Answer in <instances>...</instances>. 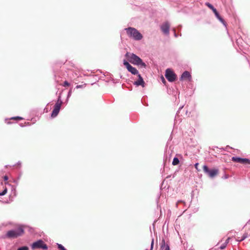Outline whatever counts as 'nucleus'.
Returning a JSON list of instances; mask_svg holds the SVG:
<instances>
[{
	"mask_svg": "<svg viewBox=\"0 0 250 250\" xmlns=\"http://www.w3.org/2000/svg\"><path fill=\"white\" fill-rule=\"evenodd\" d=\"M127 36L135 40L139 41L143 38L142 35L135 28L128 27L125 28Z\"/></svg>",
	"mask_w": 250,
	"mask_h": 250,
	"instance_id": "f257e3e1",
	"label": "nucleus"
},
{
	"mask_svg": "<svg viewBox=\"0 0 250 250\" xmlns=\"http://www.w3.org/2000/svg\"><path fill=\"white\" fill-rule=\"evenodd\" d=\"M24 233V230L21 227H20L15 230L8 231L6 233V237L9 238H15L21 236Z\"/></svg>",
	"mask_w": 250,
	"mask_h": 250,
	"instance_id": "f03ea898",
	"label": "nucleus"
},
{
	"mask_svg": "<svg viewBox=\"0 0 250 250\" xmlns=\"http://www.w3.org/2000/svg\"><path fill=\"white\" fill-rule=\"evenodd\" d=\"M129 61L134 64L140 65L141 66L146 67L145 63L143 62L142 60L134 54H131L129 57Z\"/></svg>",
	"mask_w": 250,
	"mask_h": 250,
	"instance_id": "7ed1b4c3",
	"label": "nucleus"
},
{
	"mask_svg": "<svg viewBox=\"0 0 250 250\" xmlns=\"http://www.w3.org/2000/svg\"><path fill=\"white\" fill-rule=\"evenodd\" d=\"M203 169L204 172L211 178H214L219 173V170L218 169L213 168L209 169L208 167L205 165L203 167Z\"/></svg>",
	"mask_w": 250,
	"mask_h": 250,
	"instance_id": "20e7f679",
	"label": "nucleus"
},
{
	"mask_svg": "<svg viewBox=\"0 0 250 250\" xmlns=\"http://www.w3.org/2000/svg\"><path fill=\"white\" fill-rule=\"evenodd\" d=\"M31 248L33 250L41 248L45 250H47L48 248L47 245L42 240H38L33 243L31 246Z\"/></svg>",
	"mask_w": 250,
	"mask_h": 250,
	"instance_id": "39448f33",
	"label": "nucleus"
},
{
	"mask_svg": "<svg viewBox=\"0 0 250 250\" xmlns=\"http://www.w3.org/2000/svg\"><path fill=\"white\" fill-rule=\"evenodd\" d=\"M62 104V102L59 99L57 100L56 103L54 108L52 111L51 113V117L54 118L56 117L59 113L60 110L61 109V107Z\"/></svg>",
	"mask_w": 250,
	"mask_h": 250,
	"instance_id": "423d86ee",
	"label": "nucleus"
},
{
	"mask_svg": "<svg viewBox=\"0 0 250 250\" xmlns=\"http://www.w3.org/2000/svg\"><path fill=\"white\" fill-rule=\"evenodd\" d=\"M165 77L168 81L171 82H174L176 79V74L170 69L166 70Z\"/></svg>",
	"mask_w": 250,
	"mask_h": 250,
	"instance_id": "0eeeda50",
	"label": "nucleus"
},
{
	"mask_svg": "<svg viewBox=\"0 0 250 250\" xmlns=\"http://www.w3.org/2000/svg\"><path fill=\"white\" fill-rule=\"evenodd\" d=\"M233 162L243 164H250V160L247 158H241L237 157H233L231 159Z\"/></svg>",
	"mask_w": 250,
	"mask_h": 250,
	"instance_id": "6e6552de",
	"label": "nucleus"
},
{
	"mask_svg": "<svg viewBox=\"0 0 250 250\" xmlns=\"http://www.w3.org/2000/svg\"><path fill=\"white\" fill-rule=\"evenodd\" d=\"M124 64L126 66L128 71L132 74L135 75L138 74V70L135 67H132L127 62L124 61Z\"/></svg>",
	"mask_w": 250,
	"mask_h": 250,
	"instance_id": "1a4fd4ad",
	"label": "nucleus"
},
{
	"mask_svg": "<svg viewBox=\"0 0 250 250\" xmlns=\"http://www.w3.org/2000/svg\"><path fill=\"white\" fill-rule=\"evenodd\" d=\"M170 25L168 22H165L161 26L162 32L167 35L169 34Z\"/></svg>",
	"mask_w": 250,
	"mask_h": 250,
	"instance_id": "9d476101",
	"label": "nucleus"
},
{
	"mask_svg": "<svg viewBox=\"0 0 250 250\" xmlns=\"http://www.w3.org/2000/svg\"><path fill=\"white\" fill-rule=\"evenodd\" d=\"M138 80L136 81H135L134 83L135 85H136L137 86L139 85H142L143 87L145 86V82L143 80V78L141 77V76L140 74H138Z\"/></svg>",
	"mask_w": 250,
	"mask_h": 250,
	"instance_id": "9b49d317",
	"label": "nucleus"
},
{
	"mask_svg": "<svg viewBox=\"0 0 250 250\" xmlns=\"http://www.w3.org/2000/svg\"><path fill=\"white\" fill-rule=\"evenodd\" d=\"M160 250H170V248L168 244H166L165 240L163 239L160 244Z\"/></svg>",
	"mask_w": 250,
	"mask_h": 250,
	"instance_id": "f8f14e48",
	"label": "nucleus"
},
{
	"mask_svg": "<svg viewBox=\"0 0 250 250\" xmlns=\"http://www.w3.org/2000/svg\"><path fill=\"white\" fill-rule=\"evenodd\" d=\"M190 77H191L190 73L188 71H186L181 75V80L188 79Z\"/></svg>",
	"mask_w": 250,
	"mask_h": 250,
	"instance_id": "ddd939ff",
	"label": "nucleus"
},
{
	"mask_svg": "<svg viewBox=\"0 0 250 250\" xmlns=\"http://www.w3.org/2000/svg\"><path fill=\"white\" fill-rule=\"evenodd\" d=\"M179 160L178 158H177L176 157L174 158L173 161H172V165L173 166H176V165H177L178 164H179Z\"/></svg>",
	"mask_w": 250,
	"mask_h": 250,
	"instance_id": "4468645a",
	"label": "nucleus"
},
{
	"mask_svg": "<svg viewBox=\"0 0 250 250\" xmlns=\"http://www.w3.org/2000/svg\"><path fill=\"white\" fill-rule=\"evenodd\" d=\"M206 5L209 8L213 10L215 8L209 2H206L205 3Z\"/></svg>",
	"mask_w": 250,
	"mask_h": 250,
	"instance_id": "2eb2a0df",
	"label": "nucleus"
},
{
	"mask_svg": "<svg viewBox=\"0 0 250 250\" xmlns=\"http://www.w3.org/2000/svg\"><path fill=\"white\" fill-rule=\"evenodd\" d=\"M216 17V18L220 21H221L222 22H224V20L223 19L220 17V16L219 15V13H217V14L215 15Z\"/></svg>",
	"mask_w": 250,
	"mask_h": 250,
	"instance_id": "dca6fc26",
	"label": "nucleus"
},
{
	"mask_svg": "<svg viewBox=\"0 0 250 250\" xmlns=\"http://www.w3.org/2000/svg\"><path fill=\"white\" fill-rule=\"evenodd\" d=\"M7 189L6 188H5L4 190L2 192H0V196H2V195H5L7 193Z\"/></svg>",
	"mask_w": 250,
	"mask_h": 250,
	"instance_id": "f3484780",
	"label": "nucleus"
},
{
	"mask_svg": "<svg viewBox=\"0 0 250 250\" xmlns=\"http://www.w3.org/2000/svg\"><path fill=\"white\" fill-rule=\"evenodd\" d=\"M58 247L60 250H66L65 248L63 246H62L61 244H58Z\"/></svg>",
	"mask_w": 250,
	"mask_h": 250,
	"instance_id": "a211bd4d",
	"label": "nucleus"
},
{
	"mask_svg": "<svg viewBox=\"0 0 250 250\" xmlns=\"http://www.w3.org/2000/svg\"><path fill=\"white\" fill-rule=\"evenodd\" d=\"M17 250H29V248L27 246H23L19 248Z\"/></svg>",
	"mask_w": 250,
	"mask_h": 250,
	"instance_id": "6ab92c4d",
	"label": "nucleus"
},
{
	"mask_svg": "<svg viewBox=\"0 0 250 250\" xmlns=\"http://www.w3.org/2000/svg\"><path fill=\"white\" fill-rule=\"evenodd\" d=\"M22 119L23 118L22 117H19V116L13 117L11 118V119L15 120H22Z\"/></svg>",
	"mask_w": 250,
	"mask_h": 250,
	"instance_id": "aec40b11",
	"label": "nucleus"
},
{
	"mask_svg": "<svg viewBox=\"0 0 250 250\" xmlns=\"http://www.w3.org/2000/svg\"><path fill=\"white\" fill-rule=\"evenodd\" d=\"M62 85L63 86H69L70 83L67 81H65Z\"/></svg>",
	"mask_w": 250,
	"mask_h": 250,
	"instance_id": "412c9836",
	"label": "nucleus"
},
{
	"mask_svg": "<svg viewBox=\"0 0 250 250\" xmlns=\"http://www.w3.org/2000/svg\"><path fill=\"white\" fill-rule=\"evenodd\" d=\"M85 85H86L85 83H84L83 85H78L76 86V88L78 89V88H82L83 87V86H85Z\"/></svg>",
	"mask_w": 250,
	"mask_h": 250,
	"instance_id": "4be33fe9",
	"label": "nucleus"
},
{
	"mask_svg": "<svg viewBox=\"0 0 250 250\" xmlns=\"http://www.w3.org/2000/svg\"><path fill=\"white\" fill-rule=\"evenodd\" d=\"M226 244H223L221 247H220V249H225L226 247Z\"/></svg>",
	"mask_w": 250,
	"mask_h": 250,
	"instance_id": "5701e85b",
	"label": "nucleus"
},
{
	"mask_svg": "<svg viewBox=\"0 0 250 250\" xmlns=\"http://www.w3.org/2000/svg\"><path fill=\"white\" fill-rule=\"evenodd\" d=\"M8 179V177L7 176V175H5L4 177H3V180L4 181H7Z\"/></svg>",
	"mask_w": 250,
	"mask_h": 250,
	"instance_id": "b1692460",
	"label": "nucleus"
},
{
	"mask_svg": "<svg viewBox=\"0 0 250 250\" xmlns=\"http://www.w3.org/2000/svg\"><path fill=\"white\" fill-rule=\"evenodd\" d=\"M247 237V236L245 235H244L241 238V239L239 240L240 241H241L243 240H244Z\"/></svg>",
	"mask_w": 250,
	"mask_h": 250,
	"instance_id": "393cba45",
	"label": "nucleus"
},
{
	"mask_svg": "<svg viewBox=\"0 0 250 250\" xmlns=\"http://www.w3.org/2000/svg\"><path fill=\"white\" fill-rule=\"evenodd\" d=\"M247 237V236L245 235H244L241 238V239L239 240L240 241H241L243 240H244Z\"/></svg>",
	"mask_w": 250,
	"mask_h": 250,
	"instance_id": "a878e982",
	"label": "nucleus"
},
{
	"mask_svg": "<svg viewBox=\"0 0 250 250\" xmlns=\"http://www.w3.org/2000/svg\"><path fill=\"white\" fill-rule=\"evenodd\" d=\"M212 11L214 13L215 15L217 14V13H218L215 8L213 9Z\"/></svg>",
	"mask_w": 250,
	"mask_h": 250,
	"instance_id": "bb28decb",
	"label": "nucleus"
},
{
	"mask_svg": "<svg viewBox=\"0 0 250 250\" xmlns=\"http://www.w3.org/2000/svg\"><path fill=\"white\" fill-rule=\"evenodd\" d=\"M229 239H230L229 237L226 240L225 244H226V245H227L229 243Z\"/></svg>",
	"mask_w": 250,
	"mask_h": 250,
	"instance_id": "cd10ccee",
	"label": "nucleus"
},
{
	"mask_svg": "<svg viewBox=\"0 0 250 250\" xmlns=\"http://www.w3.org/2000/svg\"><path fill=\"white\" fill-rule=\"evenodd\" d=\"M198 165H199V164H198V163H196V164H195V166H195V168L196 169H198Z\"/></svg>",
	"mask_w": 250,
	"mask_h": 250,
	"instance_id": "c85d7f7f",
	"label": "nucleus"
},
{
	"mask_svg": "<svg viewBox=\"0 0 250 250\" xmlns=\"http://www.w3.org/2000/svg\"><path fill=\"white\" fill-rule=\"evenodd\" d=\"M162 79L163 83H166V80H165L164 78L162 77Z\"/></svg>",
	"mask_w": 250,
	"mask_h": 250,
	"instance_id": "c756f323",
	"label": "nucleus"
},
{
	"mask_svg": "<svg viewBox=\"0 0 250 250\" xmlns=\"http://www.w3.org/2000/svg\"><path fill=\"white\" fill-rule=\"evenodd\" d=\"M72 92V89H70L69 92H68V96H70Z\"/></svg>",
	"mask_w": 250,
	"mask_h": 250,
	"instance_id": "7c9ffc66",
	"label": "nucleus"
},
{
	"mask_svg": "<svg viewBox=\"0 0 250 250\" xmlns=\"http://www.w3.org/2000/svg\"><path fill=\"white\" fill-rule=\"evenodd\" d=\"M128 55H129V53H127L125 55H126V56H128Z\"/></svg>",
	"mask_w": 250,
	"mask_h": 250,
	"instance_id": "2f4dec72",
	"label": "nucleus"
}]
</instances>
